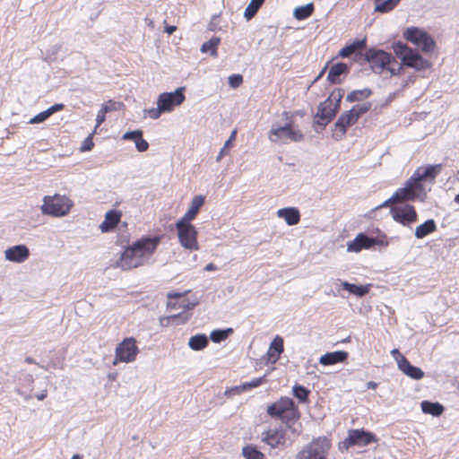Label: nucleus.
<instances>
[{
	"label": "nucleus",
	"mask_w": 459,
	"mask_h": 459,
	"mask_svg": "<svg viewBox=\"0 0 459 459\" xmlns=\"http://www.w3.org/2000/svg\"><path fill=\"white\" fill-rule=\"evenodd\" d=\"M160 242L159 238H143L128 246L117 262L118 267L123 270L143 265L154 253Z\"/></svg>",
	"instance_id": "1"
},
{
	"label": "nucleus",
	"mask_w": 459,
	"mask_h": 459,
	"mask_svg": "<svg viewBox=\"0 0 459 459\" xmlns=\"http://www.w3.org/2000/svg\"><path fill=\"white\" fill-rule=\"evenodd\" d=\"M365 60L368 63L375 74L388 71L391 76L398 75L402 71V65L391 54L374 48H368L364 54Z\"/></svg>",
	"instance_id": "2"
},
{
	"label": "nucleus",
	"mask_w": 459,
	"mask_h": 459,
	"mask_svg": "<svg viewBox=\"0 0 459 459\" xmlns=\"http://www.w3.org/2000/svg\"><path fill=\"white\" fill-rule=\"evenodd\" d=\"M285 123L283 125L273 124L269 131L268 138L272 143H287L289 142H300L303 134L293 126V120L283 113Z\"/></svg>",
	"instance_id": "3"
},
{
	"label": "nucleus",
	"mask_w": 459,
	"mask_h": 459,
	"mask_svg": "<svg viewBox=\"0 0 459 459\" xmlns=\"http://www.w3.org/2000/svg\"><path fill=\"white\" fill-rule=\"evenodd\" d=\"M343 91L338 89L333 91L330 96L319 105L315 117L317 126L324 128L331 122L340 109Z\"/></svg>",
	"instance_id": "4"
},
{
	"label": "nucleus",
	"mask_w": 459,
	"mask_h": 459,
	"mask_svg": "<svg viewBox=\"0 0 459 459\" xmlns=\"http://www.w3.org/2000/svg\"><path fill=\"white\" fill-rule=\"evenodd\" d=\"M267 414L273 418L280 419L284 423H290L299 416L294 401L290 397H281L267 408Z\"/></svg>",
	"instance_id": "5"
},
{
	"label": "nucleus",
	"mask_w": 459,
	"mask_h": 459,
	"mask_svg": "<svg viewBox=\"0 0 459 459\" xmlns=\"http://www.w3.org/2000/svg\"><path fill=\"white\" fill-rule=\"evenodd\" d=\"M73 205V201L66 195L56 194L44 196L43 204L40 209L43 214L63 217L68 214Z\"/></svg>",
	"instance_id": "6"
},
{
	"label": "nucleus",
	"mask_w": 459,
	"mask_h": 459,
	"mask_svg": "<svg viewBox=\"0 0 459 459\" xmlns=\"http://www.w3.org/2000/svg\"><path fill=\"white\" fill-rule=\"evenodd\" d=\"M393 49L395 55L402 59V66L405 65L416 70H424L429 66V61L401 41L394 42Z\"/></svg>",
	"instance_id": "7"
},
{
	"label": "nucleus",
	"mask_w": 459,
	"mask_h": 459,
	"mask_svg": "<svg viewBox=\"0 0 459 459\" xmlns=\"http://www.w3.org/2000/svg\"><path fill=\"white\" fill-rule=\"evenodd\" d=\"M331 448V442L326 437H317L313 439L301 451H299L295 459H320L322 456H328Z\"/></svg>",
	"instance_id": "8"
},
{
	"label": "nucleus",
	"mask_w": 459,
	"mask_h": 459,
	"mask_svg": "<svg viewBox=\"0 0 459 459\" xmlns=\"http://www.w3.org/2000/svg\"><path fill=\"white\" fill-rule=\"evenodd\" d=\"M178 237L181 246L189 250H198L197 230L190 222L178 221L176 223Z\"/></svg>",
	"instance_id": "9"
},
{
	"label": "nucleus",
	"mask_w": 459,
	"mask_h": 459,
	"mask_svg": "<svg viewBox=\"0 0 459 459\" xmlns=\"http://www.w3.org/2000/svg\"><path fill=\"white\" fill-rule=\"evenodd\" d=\"M394 198L398 203L405 201H414L416 199L423 200L426 195L422 184L412 180L411 177L405 183V186L394 192Z\"/></svg>",
	"instance_id": "10"
},
{
	"label": "nucleus",
	"mask_w": 459,
	"mask_h": 459,
	"mask_svg": "<svg viewBox=\"0 0 459 459\" xmlns=\"http://www.w3.org/2000/svg\"><path fill=\"white\" fill-rule=\"evenodd\" d=\"M394 198L398 203L405 201H414L416 199L423 200L426 195L422 184L412 180L411 177L405 183V186L394 192Z\"/></svg>",
	"instance_id": "11"
},
{
	"label": "nucleus",
	"mask_w": 459,
	"mask_h": 459,
	"mask_svg": "<svg viewBox=\"0 0 459 459\" xmlns=\"http://www.w3.org/2000/svg\"><path fill=\"white\" fill-rule=\"evenodd\" d=\"M139 350L136 346L135 340L132 337L126 338L118 343L115 351V359L113 365L118 362L129 363L135 360Z\"/></svg>",
	"instance_id": "12"
},
{
	"label": "nucleus",
	"mask_w": 459,
	"mask_h": 459,
	"mask_svg": "<svg viewBox=\"0 0 459 459\" xmlns=\"http://www.w3.org/2000/svg\"><path fill=\"white\" fill-rule=\"evenodd\" d=\"M403 36L422 51L429 52L434 48L435 42L432 38L426 31L417 27L408 28Z\"/></svg>",
	"instance_id": "13"
},
{
	"label": "nucleus",
	"mask_w": 459,
	"mask_h": 459,
	"mask_svg": "<svg viewBox=\"0 0 459 459\" xmlns=\"http://www.w3.org/2000/svg\"><path fill=\"white\" fill-rule=\"evenodd\" d=\"M390 212L396 222L405 227H410L418 219L415 208L407 204L392 207Z\"/></svg>",
	"instance_id": "14"
},
{
	"label": "nucleus",
	"mask_w": 459,
	"mask_h": 459,
	"mask_svg": "<svg viewBox=\"0 0 459 459\" xmlns=\"http://www.w3.org/2000/svg\"><path fill=\"white\" fill-rule=\"evenodd\" d=\"M184 91V87H179L172 92L160 94L157 100V106L160 107L164 113L172 111L174 107L179 106L185 100Z\"/></svg>",
	"instance_id": "15"
},
{
	"label": "nucleus",
	"mask_w": 459,
	"mask_h": 459,
	"mask_svg": "<svg viewBox=\"0 0 459 459\" xmlns=\"http://www.w3.org/2000/svg\"><path fill=\"white\" fill-rule=\"evenodd\" d=\"M376 441L375 435L364 429H351L348 437L342 443V447L348 449L352 446H367Z\"/></svg>",
	"instance_id": "16"
},
{
	"label": "nucleus",
	"mask_w": 459,
	"mask_h": 459,
	"mask_svg": "<svg viewBox=\"0 0 459 459\" xmlns=\"http://www.w3.org/2000/svg\"><path fill=\"white\" fill-rule=\"evenodd\" d=\"M30 256V249L22 244L7 248L4 251V258L7 261L22 264Z\"/></svg>",
	"instance_id": "17"
},
{
	"label": "nucleus",
	"mask_w": 459,
	"mask_h": 459,
	"mask_svg": "<svg viewBox=\"0 0 459 459\" xmlns=\"http://www.w3.org/2000/svg\"><path fill=\"white\" fill-rule=\"evenodd\" d=\"M375 246L374 238L368 236L365 233H359L356 238L349 241L347 244V251L359 253L363 249H369Z\"/></svg>",
	"instance_id": "18"
},
{
	"label": "nucleus",
	"mask_w": 459,
	"mask_h": 459,
	"mask_svg": "<svg viewBox=\"0 0 459 459\" xmlns=\"http://www.w3.org/2000/svg\"><path fill=\"white\" fill-rule=\"evenodd\" d=\"M261 440L272 448L278 447L285 443L284 431L281 429H270L262 432Z\"/></svg>",
	"instance_id": "19"
},
{
	"label": "nucleus",
	"mask_w": 459,
	"mask_h": 459,
	"mask_svg": "<svg viewBox=\"0 0 459 459\" xmlns=\"http://www.w3.org/2000/svg\"><path fill=\"white\" fill-rule=\"evenodd\" d=\"M441 169V164L428 165L425 168H419L411 176L412 180L422 184V181L426 179H434L440 173Z\"/></svg>",
	"instance_id": "20"
},
{
	"label": "nucleus",
	"mask_w": 459,
	"mask_h": 459,
	"mask_svg": "<svg viewBox=\"0 0 459 459\" xmlns=\"http://www.w3.org/2000/svg\"><path fill=\"white\" fill-rule=\"evenodd\" d=\"M357 121L358 119L351 110L342 114L334 124L336 137L341 139L345 134L347 128L354 125Z\"/></svg>",
	"instance_id": "21"
},
{
	"label": "nucleus",
	"mask_w": 459,
	"mask_h": 459,
	"mask_svg": "<svg viewBox=\"0 0 459 459\" xmlns=\"http://www.w3.org/2000/svg\"><path fill=\"white\" fill-rule=\"evenodd\" d=\"M34 383V377L31 374L26 373L22 377L19 378V387L16 389V393L23 397L25 401L32 399V385Z\"/></svg>",
	"instance_id": "22"
},
{
	"label": "nucleus",
	"mask_w": 459,
	"mask_h": 459,
	"mask_svg": "<svg viewBox=\"0 0 459 459\" xmlns=\"http://www.w3.org/2000/svg\"><path fill=\"white\" fill-rule=\"evenodd\" d=\"M204 204V197L203 195L195 196L190 204L189 209L183 215V217L179 220L181 221L190 222L192 220L195 218L198 213L199 209Z\"/></svg>",
	"instance_id": "23"
},
{
	"label": "nucleus",
	"mask_w": 459,
	"mask_h": 459,
	"mask_svg": "<svg viewBox=\"0 0 459 459\" xmlns=\"http://www.w3.org/2000/svg\"><path fill=\"white\" fill-rule=\"evenodd\" d=\"M277 215L279 218L283 219L290 226L298 224L300 220L299 212L297 208L294 207L279 209L277 211Z\"/></svg>",
	"instance_id": "24"
},
{
	"label": "nucleus",
	"mask_w": 459,
	"mask_h": 459,
	"mask_svg": "<svg viewBox=\"0 0 459 459\" xmlns=\"http://www.w3.org/2000/svg\"><path fill=\"white\" fill-rule=\"evenodd\" d=\"M348 358V352L344 351H337L333 352H327L320 357L319 362L325 366L334 365L339 362H343Z\"/></svg>",
	"instance_id": "25"
},
{
	"label": "nucleus",
	"mask_w": 459,
	"mask_h": 459,
	"mask_svg": "<svg viewBox=\"0 0 459 459\" xmlns=\"http://www.w3.org/2000/svg\"><path fill=\"white\" fill-rule=\"evenodd\" d=\"M283 352V339L281 336H276L270 344L267 351L268 359L274 363L276 362L281 354Z\"/></svg>",
	"instance_id": "26"
},
{
	"label": "nucleus",
	"mask_w": 459,
	"mask_h": 459,
	"mask_svg": "<svg viewBox=\"0 0 459 459\" xmlns=\"http://www.w3.org/2000/svg\"><path fill=\"white\" fill-rule=\"evenodd\" d=\"M399 369L415 380H420L424 377V372L420 368L411 365L407 359H401Z\"/></svg>",
	"instance_id": "27"
},
{
	"label": "nucleus",
	"mask_w": 459,
	"mask_h": 459,
	"mask_svg": "<svg viewBox=\"0 0 459 459\" xmlns=\"http://www.w3.org/2000/svg\"><path fill=\"white\" fill-rule=\"evenodd\" d=\"M120 221V213L117 211H108L104 221L101 222L100 229L102 232H108L112 230L118 221Z\"/></svg>",
	"instance_id": "28"
},
{
	"label": "nucleus",
	"mask_w": 459,
	"mask_h": 459,
	"mask_svg": "<svg viewBox=\"0 0 459 459\" xmlns=\"http://www.w3.org/2000/svg\"><path fill=\"white\" fill-rule=\"evenodd\" d=\"M437 230V223L433 219H429L415 229V237L418 239L424 238Z\"/></svg>",
	"instance_id": "29"
},
{
	"label": "nucleus",
	"mask_w": 459,
	"mask_h": 459,
	"mask_svg": "<svg viewBox=\"0 0 459 459\" xmlns=\"http://www.w3.org/2000/svg\"><path fill=\"white\" fill-rule=\"evenodd\" d=\"M366 47L367 39L363 38L362 39H358L351 44L346 45L340 50L339 56L341 57L346 58L349 57L351 54L355 53L356 51L366 48Z\"/></svg>",
	"instance_id": "30"
},
{
	"label": "nucleus",
	"mask_w": 459,
	"mask_h": 459,
	"mask_svg": "<svg viewBox=\"0 0 459 459\" xmlns=\"http://www.w3.org/2000/svg\"><path fill=\"white\" fill-rule=\"evenodd\" d=\"M347 73H348V66L346 64L341 63V62L336 63L331 66L328 75H327V80L331 83H340L341 82L339 80V77L342 74H347Z\"/></svg>",
	"instance_id": "31"
},
{
	"label": "nucleus",
	"mask_w": 459,
	"mask_h": 459,
	"mask_svg": "<svg viewBox=\"0 0 459 459\" xmlns=\"http://www.w3.org/2000/svg\"><path fill=\"white\" fill-rule=\"evenodd\" d=\"M343 290L357 297H363L368 293L370 285H356L348 281H341Z\"/></svg>",
	"instance_id": "32"
},
{
	"label": "nucleus",
	"mask_w": 459,
	"mask_h": 459,
	"mask_svg": "<svg viewBox=\"0 0 459 459\" xmlns=\"http://www.w3.org/2000/svg\"><path fill=\"white\" fill-rule=\"evenodd\" d=\"M420 407L424 413L436 417L440 416L444 411V406L439 403L423 401L420 403Z\"/></svg>",
	"instance_id": "33"
},
{
	"label": "nucleus",
	"mask_w": 459,
	"mask_h": 459,
	"mask_svg": "<svg viewBox=\"0 0 459 459\" xmlns=\"http://www.w3.org/2000/svg\"><path fill=\"white\" fill-rule=\"evenodd\" d=\"M265 381V376L252 379L249 382H246L241 385L235 386L230 390L226 391V393H234L240 394L242 391L250 390L252 388L257 387L261 385Z\"/></svg>",
	"instance_id": "34"
},
{
	"label": "nucleus",
	"mask_w": 459,
	"mask_h": 459,
	"mask_svg": "<svg viewBox=\"0 0 459 459\" xmlns=\"http://www.w3.org/2000/svg\"><path fill=\"white\" fill-rule=\"evenodd\" d=\"M401 0H374L375 12L388 13L398 5Z\"/></svg>",
	"instance_id": "35"
},
{
	"label": "nucleus",
	"mask_w": 459,
	"mask_h": 459,
	"mask_svg": "<svg viewBox=\"0 0 459 459\" xmlns=\"http://www.w3.org/2000/svg\"><path fill=\"white\" fill-rule=\"evenodd\" d=\"M208 345V338L205 334H195L188 341V346L193 351H201Z\"/></svg>",
	"instance_id": "36"
},
{
	"label": "nucleus",
	"mask_w": 459,
	"mask_h": 459,
	"mask_svg": "<svg viewBox=\"0 0 459 459\" xmlns=\"http://www.w3.org/2000/svg\"><path fill=\"white\" fill-rule=\"evenodd\" d=\"M221 42V39L218 37H212L208 41L204 42L201 47L203 53H210L211 56H217V48Z\"/></svg>",
	"instance_id": "37"
},
{
	"label": "nucleus",
	"mask_w": 459,
	"mask_h": 459,
	"mask_svg": "<svg viewBox=\"0 0 459 459\" xmlns=\"http://www.w3.org/2000/svg\"><path fill=\"white\" fill-rule=\"evenodd\" d=\"M372 91L368 88H365L362 90H355L348 94L346 100L349 102L360 101L371 95Z\"/></svg>",
	"instance_id": "38"
},
{
	"label": "nucleus",
	"mask_w": 459,
	"mask_h": 459,
	"mask_svg": "<svg viewBox=\"0 0 459 459\" xmlns=\"http://www.w3.org/2000/svg\"><path fill=\"white\" fill-rule=\"evenodd\" d=\"M264 2V0H250L248 5L245 9L244 17L247 21L251 20L256 14Z\"/></svg>",
	"instance_id": "39"
},
{
	"label": "nucleus",
	"mask_w": 459,
	"mask_h": 459,
	"mask_svg": "<svg viewBox=\"0 0 459 459\" xmlns=\"http://www.w3.org/2000/svg\"><path fill=\"white\" fill-rule=\"evenodd\" d=\"M313 10V4H307L304 6H299L294 10V16L298 20H304L312 14Z\"/></svg>",
	"instance_id": "40"
},
{
	"label": "nucleus",
	"mask_w": 459,
	"mask_h": 459,
	"mask_svg": "<svg viewBox=\"0 0 459 459\" xmlns=\"http://www.w3.org/2000/svg\"><path fill=\"white\" fill-rule=\"evenodd\" d=\"M293 395L301 403H306L310 394L309 390L303 385H295L292 387Z\"/></svg>",
	"instance_id": "41"
},
{
	"label": "nucleus",
	"mask_w": 459,
	"mask_h": 459,
	"mask_svg": "<svg viewBox=\"0 0 459 459\" xmlns=\"http://www.w3.org/2000/svg\"><path fill=\"white\" fill-rule=\"evenodd\" d=\"M242 454L246 459H265L263 453L250 446L243 447Z\"/></svg>",
	"instance_id": "42"
},
{
	"label": "nucleus",
	"mask_w": 459,
	"mask_h": 459,
	"mask_svg": "<svg viewBox=\"0 0 459 459\" xmlns=\"http://www.w3.org/2000/svg\"><path fill=\"white\" fill-rule=\"evenodd\" d=\"M231 332V328L226 330H214L211 333L210 338L213 342H221L225 340Z\"/></svg>",
	"instance_id": "43"
},
{
	"label": "nucleus",
	"mask_w": 459,
	"mask_h": 459,
	"mask_svg": "<svg viewBox=\"0 0 459 459\" xmlns=\"http://www.w3.org/2000/svg\"><path fill=\"white\" fill-rule=\"evenodd\" d=\"M371 105L369 103H362V104H357L353 106L350 110L354 115V117L359 120V118L367 113Z\"/></svg>",
	"instance_id": "44"
},
{
	"label": "nucleus",
	"mask_w": 459,
	"mask_h": 459,
	"mask_svg": "<svg viewBox=\"0 0 459 459\" xmlns=\"http://www.w3.org/2000/svg\"><path fill=\"white\" fill-rule=\"evenodd\" d=\"M110 110H112V108L109 106V104L105 103L101 106L96 117L95 128L99 127L105 121L106 114Z\"/></svg>",
	"instance_id": "45"
},
{
	"label": "nucleus",
	"mask_w": 459,
	"mask_h": 459,
	"mask_svg": "<svg viewBox=\"0 0 459 459\" xmlns=\"http://www.w3.org/2000/svg\"><path fill=\"white\" fill-rule=\"evenodd\" d=\"M236 134H237V131L234 130L230 138L225 142L223 147L221 149L218 156L216 157V161L219 162L221 161V160L222 159V157L227 153V149L230 146L231 144V142L235 139L236 137Z\"/></svg>",
	"instance_id": "46"
},
{
	"label": "nucleus",
	"mask_w": 459,
	"mask_h": 459,
	"mask_svg": "<svg viewBox=\"0 0 459 459\" xmlns=\"http://www.w3.org/2000/svg\"><path fill=\"white\" fill-rule=\"evenodd\" d=\"M145 115H148L152 119H158L164 111L160 107L145 108L143 110Z\"/></svg>",
	"instance_id": "47"
},
{
	"label": "nucleus",
	"mask_w": 459,
	"mask_h": 459,
	"mask_svg": "<svg viewBox=\"0 0 459 459\" xmlns=\"http://www.w3.org/2000/svg\"><path fill=\"white\" fill-rule=\"evenodd\" d=\"M49 117H50V115L48 114V110L46 109V110L39 113L38 115L34 116L32 118H30V124L42 123L46 119H48Z\"/></svg>",
	"instance_id": "48"
},
{
	"label": "nucleus",
	"mask_w": 459,
	"mask_h": 459,
	"mask_svg": "<svg viewBox=\"0 0 459 459\" xmlns=\"http://www.w3.org/2000/svg\"><path fill=\"white\" fill-rule=\"evenodd\" d=\"M243 82V77L240 74H232L229 77V84L232 88H238Z\"/></svg>",
	"instance_id": "49"
},
{
	"label": "nucleus",
	"mask_w": 459,
	"mask_h": 459,
	"mask_svg": "<svg viewBox=\"0 0 459 459\" xmlns=\"http://www.w3.org/2000/svg\"><path fill=\"white\" fill-rule=\"evenodd\" d=\"M142 135H143V132L141 130L129 131V132H126V134H124L123 139L132 140L135 143L136 139H138Z\"/></svg>",
	"instance_id": "50"
},
{
	"label": "nucleus",
	"mask_w": 459,
	"mask_h": 459,
	"mask_svg": "<svg viewBox=\"0 0 459 459\" xmlns=\"http://www.w3.org/2000/svg\"><path fill=\"white\" fill-rule=\"evenodd\" d=\"M134 143L137 151L140 152H146L149 148V143L143 138V135L136 139Z\"/></svg>",
	"instance_id": "51"
},
{
	"label": "nucleus",
	"mask_w": 459,
	"mask_h": 459,
	"mask_svg": "<svg viewBox=\"0 0 459 459\" xmlns=\"http://www.w3.org/2000/svg\"><path fill=\"white\" fill-rule=\"evenodd\" d=\"M93 145H94V143L92 142V136H91V134H90L83 141L80 150H81V152H88V151H91L92 149Z\"/></svg>",
	"instance_id": "52"
},
{
	"label": "nucleus",
	"mask_w": 459,
	"mask_h": 459,
	"mask_svg": "<svg viewBox=\"0 0 459 459\" xmlns=\"http://www.w3.org/2000/svg\"><path fill=\"white\" fill-rule=\"evenodd\" d=\"M391 355L394 358V359L397 362L398 368H400L401 359H406L403 354H401L398 349H393L391 351Z\"/></svg>",
	"instance_id": "53"
},
{
	"label": "nucleus",
	"mask_w": 459,
	"mask_h": 459,
	"mask_svg": "<svg viewBox=\"0 0 459 459\" xmlns=\"http://www.w3.org/2000/svg\"><path fill=\"white\" fill-rule=\"evenodd\" d=\"M178 318H180L182 319V322H186L188 320V316L185 315L184 313H178V314H174V315H171V316H169L166 320L168 322H170V321H174Z\"/></svg>",
	"instance_id": "54"
},
{
	"label": "nucleus",
	"mask_w": 459,
	"mask_h": 459,
	"mask_svg": "<svg viewBox=\"0 0 459 459\" xmlns=\"http://www.w3.org/2000/svg\"><path fill=\"white\" fill-rule=\"evenodd\" d=\"M195 305V303H191L189 301L183 300L180 303H178V307L183 308V311L185 312V311L194 308Z\"/></svg>",
	"instance_id": "55"
},
{
	"label": "nucleus",
	"mask_w": 459,
	"mask_h": 459,
	"mask_svg": "<svg viewBox=\"0 0 459 459\" xmlns=\"http://www.w3.org/2000/svg\"><path fill=\"white\" fill-rule=\"evenodd\" d=\"M375 246H381V247H387L389 245V241L387 240V238L385 236L378 238H374Z\"/></svg>",
	"instance_id": "56"
},
{
	"label": "nucleus",
	"mask_w": 459,
	"mask_h": 459,
	"mask_svg": "<svg viewBox=\"0 0 459 459\" xmlns=\"http://www.w3.org/2000/svg\"><path fill=\"white\" fill-rule=\"evenodd\" d=\"M63 108H64V105L61 103H57V104H55V105L49 107L47 110H48V114L51 116L54 113L59 111V110H62Z\"/></svg>",
	"instance_id": "57"
},
{
	"label": "nucleus",
	"mask_w": 459,
	"mask_h": 459,
	"mask_svg": "<svg viewBox=\"0 0 459 459\" xmlns=\"http://www.w3.org/2000/svg\"><path fill=\"white\" fill-rule=\"evenodd\" d=\"M398 204L396 198H394V195H393L389 199L385 200L379 207H387L391 204Z\"/></svg>",
	"instance_id": "58"
},
{
	"label": "nucleus",
	"mask_w": 459,
	"mask_h": 459,
	"mask_svg": "<svg viewBox=\"0 0 459 459\" xmlns=\"http://www.w3.org/2000/svg\"><path fill=\"white\" fill-rule=\"evenodd\" d=\"M47 394H48V392L46 389H44L43 391H41L39 394H36V398L39 400V401H43L46 397H47Z\"/></svg>",
	"instance_id": "59"
},
{
	"label": "nucleus",
	"mask_w": 459,
	"mask_h": 459,
	"mask_svg": "<svg viewBox=\"0 0 459 459\" xmlns=\"http://www.w3.org/2000/svg\"><path fill=\"white\" fill-rule=\"evenodd\" d=\"M215 270H217V266L212 263L206 264L204 267V271H206V272H211V271H215Z\"/></svg>",
	"instance_id": "60"
},
{
	"label": "nucleus",
	"mask_w": 459,
	"mask_h": 459,
	"mask_svg": "<svg viewBox=\"0 0 459 459\" xmlns=\"http://www.w3.org/2000/svg\"><path fill=\"white\" fill-rule=\"evenodd\" d=\"M167 296H168L169 299H172L180 298L182 296V294L178 293V292H169Z\"/></svg>",
	"instance_id": "61"
},
{
	"label": "nucleus",
	"mask_w": 459,
	"mask_h": 459,
	"mask_svg": "<svg viewBox=\"0 0 459 459\" xmlns=\"http://www.w3.org/2000/svg\"><path fill=\"white\" fill-rule=\"evenodd\" d=\"M367 387L368 389H376L377 387V383L373 382V381H369V382L367 383Z\"/></svg>",
	"instance_id": "62"
},
{
	"label": "nucleus",
	"mask_w": 459,
	"mask_h": 459,
	"mask_svg": "<svg viewBox=\"0 0 459 459\" xmlns=\"http://www.w3.org/2000/svg\"><path fill=\"white\" fill-rule=\"evenodd\" d=\"M176 30V27L171 25V26H168L165 30V31L168 33V34H172L174 31Z\"/></svg>",
	"instance_id": "63"
},
{
	"label": "nucleus",
	"mask_w": 459,
	"mask_h": 459,
	"mask_svg": "<svg viewBox=\"0 0 459 459\" xmlns=\"http://www.w3.org/2000/svg\"><path fill=\"white\" fill-rule=\"evenodd\" d=\"M167 306L169 308H178V303L170 301V300L168 302Z\"/></svg>",
	"instance_id": "64"
}]
</instances>
